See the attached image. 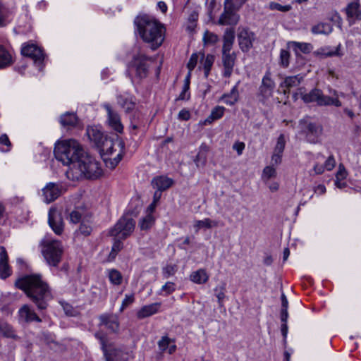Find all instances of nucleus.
Listing matches in <instances>:
<instances>
[{
  "label": "nucleus",
  "instance_id": "52",
  "mask_svg": "<svg viewBox=\"0 0 361 361\" xmlns=\"http://www.w3.org/2000/svg\"><path fill=\"white\" fill-rule=\"evenodd\" d=\"M171 340L168 336H163L158 342V346L161 352L166 351L170 345Z\"/></svg>",
  "mask_w": 361,
  "mask_h": 361
},
{
  "label": "nucleus",
  "instance_id": "50",
  "mask_svg": "<svg viewBox=\"0 0 361 361\" xmlns=\"http://www.w3.org/2000/svg\"><path fill=\"white\" fill-rule=\"evenodd\" d=\"M285 145L286 141L284 135L283 134H281L277 139V142L274 148V152H276L278 154H283V150L285 149Z\"/></svg>",
  "mask_w": 361,
  "mask_h": 361
},
{
  "label": "nucleus",
  "instance_id": "45",
  "mask_svg": "<svg viewBox=\"0 0 361 361\" xmlns=\"http://www.w3.org/2000/svg\"><path fill=\"white\" fill-rule=\"evenodd\" d=\"M215 57L212 54H207L203 61V68L205 78L209 75L210 71L214 62Z\"/></svg>",
  "mask_w": 361,
  "mask_h": 361
},
{
  "label": "nucleus",
  "instance_id": "51",
  "mask_svg": "<svg viewBox=\"0 0 361 361\" xmlns=\"http://www.w3.org/2000/svg\"><path fill=\"white\" fill-rule=\"evenodd\" d=\"M290 53L286 49H281L280 52V63L286 68L289 65Z\"/></svg>",
  "mask_w": 361,
  "mask_h": 361
},
{
  "label": "nucleus",
  "instance_id": "55",
  "mask_svg": "<svg viewBox=\"0 0 361 361\" xmlns=\"http://www.w3.org/2000/svg\"><path fill=\"white\" fill-rule=\"evenodd\" d=\"M198 54L193 53L187 63V68L190 71H192L196 66L198 61Z\"/></svg>",
  "mask_w": 361,
  "mask_h": 361
},
{
  "label": "nucleus",
  "instance_id": "36",
  "mask_svg": "<svg viewBox=\"0 0 361 361\" xmlns=\"http://www.w3.org/2000/svg\"><path fill=\"white\" fill-rule=\"evenodd\" d=\"M195 232L197 233L201 228H212L219 226V221L212 220L209 218H205L203 220H196L193 225Z\"/></svg>",
  "mask_w": 361,
  "mask_h": 361
},
{
  "label": "nucleus",
  "instance_id": "1",
  "mask_svg": "<svg viewBox=\"0 0 361 361\" xmlns=\"http://www.w3.org/2000/svg\"><path fill=\"white\" fill-rule=\"evenodd\" d=\"M15 286L24 291L39 310H46L53 298L51 289L41 274L24 275L15 281Z\"/></svg>",
  "mask_w": 361,
  "mask_h": 361
},
{
  "label": "nucleus",
  "instance_id": "57",
  "mask_svg": "<svg viewBox=\"0 0 361 361\" xmlns=\"http://www.w3.org/2000/svg\"><path fill=\"white\" fill-rule=\"evenodd\" d=\"M324 166L325 169L327 171H331L335 167L336 160L334 159V155H330L327 158Z\"/></svg>",
  "mask_w": 361,
  "mask_h": 361
},
{
  "label": "nucleus",
  "instance_id": "47",
  "mask_svg": "<svg viewBox=\"0 0 361 361\" xmlns=\"http://www.w3.org/2000/svg\"><path fill=\"white\" fill-rule=\"evenodd\" d=\"M202 40L204 44H214L219 40V37L215 33L206 30L204 33Z\"/></svg>",
  "mask_w": 361,
  "mask_h": 361
},
{
  "label": "nucleus",
  "instance_id": "18",
  "mask_svg": "<svg viewBox=\"0 0 361 361\" xmlns=\"http://www.w3.org/2000/svg\"><path fill=\"white\" fill-rule=\"evenodd\" d=\"M238 11L226 6L224 7V12L221 14L218 23L221 25H235L240 20Z\"/></svg>",
  "mask_w": 361,
  "mask_h": 361
},
{
  "label": "nucleus",
  "instance_id": "60",
  "mask_svg": "<svg viewBox=\"0 0 361 361\" xmlns=\"http://www.w3.org/2000/svg\"><path fill=\"white\" fill-rule=\"evenodd\" d=\"M176 269L175 265H167L166 267L163 269V273L165 277L168 278L170 276H172L175 274Z\"/></svg>",
  "mask_w": 361,
  "mask_h": 361
},
{
  "label": "nucleus",
  "instance_id": "56",
  "mask_svg": "<svg viewBox=\"0 0 361 361\" xmlns=\"http://www.w3.org/2000/svg\"><path fill=\"white\" fill-rule=\"evenodd\" d=\"M130 121L132 122H136L137 123H139L140 125H143V116L142 114L138 111H135L133 114L131 115L130 118Z\"/></svg>",
  "mask_w": 361,
  "mask_h": 361
},
{
  "label": "nucleus",
  "instance_id": "13",
  "mask_svg": "<svg viewBox=\"0 0 361 361\" xmlns=\"http://www.w3.org/2000/svg\"><path fill=\"white\" fill-rule=\"evenodd\" d=\"M238 31L237 37L239 47L243 52L247 53L253 47V42L256 39L255 34L245 27H239Z\"/></svg>",
  "mask_w": 361,
  "mask_h": 361
},
{
  "label": "nucleus",
  "instance_id": "64",
  "mask_svg": "<svg viewBox=\"0 0 361 361\" xmlns=\"http://www.w3.org/2000/svg\"><path fill=\"white\" fill-rule=\"evenodd\" d=\"M92 228L90 226L81 224L79 228V232L85 236L90 235Z\"/></svg>",
  "mask_w": 361,
  "mask_h": 361
},
{
  "label": "nucleus",
  "instance_id": "35",
  "mask_svg": "<svg viewBox=\"0 0 361 361\" xmlns=\"http://www.w3.org/2000/svg\"><path fill=\"white\" fill-rule=\"evenodd\" d=\"M190 280L197 284H204L209 280V275L204 269L193 271L190 276Z\"/></svg>",
  "mask_w": 361,
  "mask_h": 361
},
{
  "label": "nucleus",
  "instance_id": "14",
  "mask_svg": "<svg viewBox=\"0 0 361 361\" xmlns=\"http://www.w3.org/2000/svg\"><path fill=\"white\" fill-rule=\"evenodd\" d=\"M21 54L33 59L35 63L39 66V70L42 69L44 54L39 47L33 44H25L21 49Z\"/></svg>",
  "mask_w": 361,
  "mask_h": 361
},
{
  "label": "nucleus",
  "instance_id": "38",
  "mask_svg": "<svg viewBox=\"0 0 361 361\" xmlns=\"http://www.w3.org/2000/svg\"><path fill=\"white\" fill-rule=\"evenodd\" d=\"M341 44H338L335 50H333L330 47H321L315 51L316 56H321L322 57H332L339 56L341 54L339 52Z\"/></svg>",
  "mask_w": 361,
  "mask_h": 361
},
{
  "label": "nucleus",
  "instance_id": "20",
  "mask_svg": "<svg viewBox=\"0 0 361 361\" xmlns=\"http://www.w3.org/2000/svg\"><path fill=\"white\" fill-rule=\"evenodd\" d=\"M62 192V186L54 183H49L42 189L44 200L47 203H50L56 200Z\"/></svg>",
  "mask_w": 361,
  "mask_h": 361
},
{
  "label": "nucleus",
  "instance_id": "42",
  "mask_svg": "<svg viewBox=\"0 0 361 361\" xmlns=\"http://www.w3.org/2000/svg\"><path fill=\"white\" fill-rule=\"evenodd\" d=\"M154 222L155 219L153 215L148 214L140 220L138 226L142 231H148L154 226Z\"/></svg>",
  "mask_w": 361,
  "mask_h": 361
},
{
  "label": "nucleus",
  "instance_id": "33",
  "mask_svg": "<svg viewBox=\"0 0 361 361\" xmlns=\"http://www.w3.org/2000/svg\"><path fill=\"white\" fill-rule=\"evenodd\" d=\"M0 334L14 340L19 338L13 326L4 319H0Z\"/></svg>",
  "mask_w": 361,
  "mask_h": 361
},
{
  "label": "nucleus",
  "instance_id": "41",
  "mask_svg": "<svg viewBox=\"0 0 361 361\" xmlns=\"http://www.w3.org/2000/svg\"><path fill=\"white\" fill-rule=\"evenodd\" d=\"M107 276L110 283L114 286H119L123 282L122 274L116 269H109Z\"/></svg>",
  "mask_w": 361,
  "mask_h": 361
},
{
  "label": "nucleus",
  "instance_id": "43",
  "mask_svg": "<svg viewBox=\"0 0 361 361\" xmlns=\"http://www.w3.org/2000/svg\"><path fill=\"white\" fill-rule=\"evenodd\" d=\"M123 239H120L119 238H115L111 250L109 255V260H114L118 253L123 248V243H122Z\"/></svg>",
  "mask_w": 361,
  "mask_h": 361
},
{
  "label": "nucleus",
  "instance_id": "27",
  "mask_svg": "<svg viewBox=\"0 0 361 361\" xmlns=\"http://www.w3.org/2000/svg\"><path fill=\"white\" fill-rule=\"evenodd\" d=\"M161 305V302H154L141 307L137 312V317L139 319L152 316L157 314Z\"/></svg>",
  "mask_w": 361,
  "mask_h": 361
},
{
  "label": "nucleus",
  "instance_id": "22",
  "mask_svg": "<svg viewBox=\"0 0 361 361\" xmlns=\"http://www.w3.org/2000/svg\"><path fill=\"white\" fill-rule=\"evenodd\" d=\"M221 60L224 66L223 76L230 78L235 66L236 54L234 51L231 54H222Z\"/></svg>",
  "mask_w": 361,
  "mask_h": 361
},
{
  "label": "nucleus",
  "instance_id": "37",
  "mask_svg": "<svg viewBox=\"0 0 361 361\" xmlns=\"http://www.w3.org/2000/svg\"><path fill=\"white\" fill-rule=\"evenodd\" d=\"M13 63L10 52L0 44V68H5Z\"/></svg>",
  "mask_w": 361,
  "mask_h": 361
},
{
  "label": "nucleus",
  "instance_id": "58",
  "mask_svg": "<svg viewBox=\"0 0 361 361\" xmlns=\"http://www.w3.org/2000/svg\"><path fill=\"white\" fill-rule=\"evenodd\" d=\"M189 90L190 87L183 86L182 91L176 100H188L190 97Z\"/></svg>",
  "mask_w": 361,
  "mask_h": 361
},
{
  "label": "nucleus",
  "instance_id": "62",
  "mask_svg": "<svg viewBox=\"0 0 361 361\" xmlns=\"http://www.w3.org/2000/svg\"><path fill=\"white\" fill-rule=\"evenodd\" d=\"M63 310L66 315L74 317L76 315V310L69 304H65L63 305Z\"/></svg>",
  "mask_w": 361,
  "mask_h": 361
},
{
  "label": "nucleus",
  "instance_id": "25",
  "mask_svg": "<svg viewBox=\"0 0 361 361\" xmlns=\"http://www.w3.org/2000/svg\"><path fill=\"white\" fill-rule=\"evenodd\" d=\"M235 40V32L233 28H227L223 36L222 54H231Z\"/></svg>",
  "mask_w": 361,
  "mask_h": 361
},
{
  "label": "nucleus",
  "instance_id": "11",
  "mask_svg": "<svg viewBox=\"0 0 361 361\" xmlns=\"http://www.w3.org/2000/svg\"><path fill=\"white\" fill-rule=\"evenodd\" d=\"M299 125L302 133L305 134L306 140L308 142L315 144L319 141L323 128L322 125L309 121L307 119H301Z\"/></svg>",
  "mask_w": 361,
  "mask_h": 361
},
{
  "label": "nucleus",
  "instance_id": "10",
  "mask_svg": "<svg viewBox=\"0 0 361 361\" xmlns=\"http://www.w3.org/2000/svg\"><path fill=\"white\" fill-rule=\"evenodd\" d=\"M135 221L128 216H121L114 227L111 228L109 234L114 238L126 239L134 231Z\"/></svg>",
  "mask_w": 361,
  "mask_h": 361
},
{
  "label": "nucleus",
  "instance_id": "17",
  "mask_svg": "<svg viewBox=\"0 0 361 361\" xmlns=\"http://www.w3.org/2000/svg\"><path fill=\"white\" fill-rule=\"evenodd\" d=\"M99 326H104L112 333L117 334L119 331L120 324L116 314L104 313L99 316Z\"/></svg>",
  "mask_w": 361,
  "mask_h": 361
},
{
  "label": "nucleus",
  "instance_id": "6",
  "mask_svg": "<svg viewBox=\"0 0 361 361\" xmlns=\"http://www.w3.org/2000/svg\"><path fill=\"white\" fill-rule=\"evenodd\" d=\"M329 92L334 97L324 95L322 91L318 88L312 89L310 92L302 94L301 98L305 103L315 102L318 106H341V102L338 99V92L335 90H330Z\"/></svg>",
  "mask_w": 361,
  "mask_h": 361
},
{
  "label": "nucleus",
  "instance_id": "44",
  "mask_svg": "<svg viewBox=\"0 0 361 361\" xmlns=\"http://www.w3.org/2000/svg\"><path fill=\"white\" fill-rule=\"evenodd\" d=\"M291 44L295 51L300 50L304 54L310 53L313 48L312 45L310 43L292 42Z\"/></svg>",
  "mask_w": 361,
  "mask_h": 361
},
{
  "label": "nucleus",
  "instance_id": "54",
  "mask_svg": "<svg viewBox=\"0 0 361 361\" xmlns=\"http://www.w3.org/2000/svg\"><path fill=\"white\" fill-rule=\"evenodd\" d=\"M135 301L134 294L126 295L122 301L120 312H123L128 306L131 305Z\"/></svg>",
  "mask_w": 361,
  "mask_h": 361
},
{
  "label": "nucleus",
  "instance_id": "12",
  "mask_svg": "<svg viewBox=\"0 0 361 361\" xmlns=\"http://www.w3.org/2000/svg\"><path fill=\"white\" fill-rule=\"evenodd\" d=\"M102 107L106 111L107 125L117 133H123L124 127L118 112L109 103L103 104Z\"/></svg>",
  "mask_w": 361,
  "mask_h": 361
},
{
  "label": "nucleus",
  "instance_id": "7",
  "mask_svg": "<svg viewBox=\"0 0 361 361\" xmlns=\"http://www.w3.org/2000/svg\"><path fill=\"white\" fill-rule=\"evenodd\" d=\"M42 255L49 266L57 267L63 252L61 243L56 240L43 241Z\"/></svg>",
  "mask_w": 361,
  "mask_h": 361
},
{
  "label": "nucleus",
  "instance_id": "4",
  "mask_svg": "<svg viewBox=\"0 0 361 361\" xmlns=\"http://www.w3.org/2000/svg\"><path fill=\"white\" fill-rule=\"evenodd\" d=\"M84 151L77 140L70 139L57 142L54 152L55 158L69 168L76 164Z\"/></svg>",
  "mask_w": 361,
  "mask_h": 361
},
{
  "label": "nucleus",
  "instance_id": "24",
  "mask_svg": "<svg viewBox=\"0 0 361 361\" xmlns=\"http://www.w3.org/2000/svg\"><path fill=\"white\" fill-rule=\"evenodd\" d=\"M8 260V257L6 248L0 246V278L2 279H6L11 274Z\"/></svg>",
  "mask_w": 361,
  "mask_h": 361
},
{
  "label": "nucleus",
  "instance_id": "46",
  "mask_svg": "<svg viewBox=\"0 0 361 361\" xmlns=\"http://www.w3.org/2000/svg\"><path fill=\"white\" fill-rule=\"evenodd\" d=\"M269 9L271 11H279L283 13H286L290 11L292 9V6L290 5H281L277 2L271 1L269 4L268 6Z\"/></svg>",
  "mask_w": 361,
  "mask_h": 361
},
{
  "label": "nucleus",
  "instance_id": "32",
  "mask_svg": "<svg viewBox=\"0 0 361 361\" xmlns=\"http://www.w3.org/2000/svg\"><path fill=\"white\" fill-rule=\"evenodd\" d=\"M226 109L221 106H215L211 111L209 116L203 121H201L202 125H209L214 121L220 119L223 117Z\"/></svg>",
  "mask_w": 361,
  "mask_h": 361
},
{
  "label": "nucleus",
  "instance_id": "5",
  "mask_svg": "<svg viewBox=\"0 0 361 361\" xmlns=\"http://www.w3.org/2000/svg\"><path fill=\"white\" fill-rule=\"evenodd\" d=\"M329 92L334 97L324 95L322 91L318 88L312 89L310 92L302 94L301 98L305 103L315 102L318 106H341V102L338 99V92L335 90H330Z\"/></svg>",
  "mask_w": 361,
  "mask_h": 361
},
{
  "label": "nucleus",
  "instance_id": "31",
  "mask_svg": "<svg viewBox=\"0 0 361 361\" xmlns=\"http://www.w3.org/2000/svg\"><path fill=\"white\" fill-rule=\"evenodd\" d=\"M12 15V10L0 1V27H4L11 22Z\"/></svg>",
  "mask_w": 361,
  "mask_h": 361
},
{
  "label": "nucleus",
  "instance_id": "26",
  "mask_svg": "<svg viewBox=\"0 0 361 361\" xmlns=\"http://www.w3.org/2000/svg\"><path fill=\"white\" fill-rule=\"evenodd\" d=\"M61 125L68 130L75 128L79 123L77 115L73 112H66L60 116Z\"/></svg>",
  "mask_w": 361,
  "mask_h": 361
},
{
  "label": "nucleus",
  "instance_id": "34",
  "mask_svg": "<svg viewBox=\"0 0 361 361\" xmlns=\"http://www.w3.org/2000/svg\"><path fill=\"white\" fill-rule=\"evenodd\" d=\"M208 147L205 144H202L200 150L194 159L197 167H203L205 166L207 159Z\"/></svg>",
  "mask_w": 361,
  "mask_h": 361
},
{
  "label": "nucleus",
  "instance_id": "2",
  "mask_svg": "<svg viewBox=\"0 0 361 361\" xmlns=\"http://www.w3.org/2000/svg\"><path fill=\"white\" fill-rule=\"evenodd\" d=\"M134 23L140 37L144 42L151 44L152 49L155 50L161 45L164 39L165 29L157 20L144 15L137 16Z\"/></svg>",
  "mask_w": 361,
  "mask_h": 361
},
{
  "label": "nucleus",
  "instance_id": "39",
  "mask_svg": "<svg viewBox=\"0 0 361 361\" xmlns=\"http://www.w3.org/2000/svg\"><path fill=\"white\" fill-rule=\"evenodd\" d=\"M87 133L90 140L94 142V143L97 147L102 143L104 139L107 137L106 135H104L103 133H102L100 130L94 128L87 129Z\"/></svg>",
  "mask_w": 361,
  "mask_h": 361
},
{
  "label": "nucleus",
  "instance_id": "30",
  "mask_svg": "<svg viewBox=\"0 0 361 361\" xmlns=\"http://www.w3.org/2000/svg\"><path fill=\"white\" fill-rule=\"evenodd\" d=\"M116 99L117 104L120 107L124 109L126 113H130L135 109L136 103L133 97L118 95Z\"/></svg>",
  "mask_w": 361,
  "mask_h": 361
},
{
  "label": "nucleus",
  "instance_id": "29",
  "mask_svg": "<svg viewBox=\"0 0 361 361\" xmlns=\"http://www.w3.org/2000/svg\"><path fill=\"white\" fill-rule=\"evenodd\" d=\"M239 82H238V83L231 89L230 92L224 94L219 100L227 105H234L238 101L239 98V92L238 90Z\"/></svg>",
  "mask_w": 361,
  "mask_h": 361
},
{
  "label": "nucleus",
  "instance_id": "49",
  "mask_svg": "<svg viewBox=\"0 0 361 361\" xmlns=\"http://www.w3.org/2000/svg\"><path fill=\"white\" fill-rule=\"evenodd\" d=\"M302 78L299 75L286 77L284 80V84L288 88L298 86L300 83Z\"/></svg>",
  "mask_w": 361,
  "mask_h": 361
},
{
  "label": "nucleus",
  "instance_id": "28",
  "mask_svg": "<svg viewBox=\"0 0 361 361\" xmlns=\"http://www.w3.org/2000/svg\"><path fill=\"white\" fill-rule=\"evenodd\" d=\"M173 184V179L166 176H160L154 178L152 180V185L159 192L164 191Z\"/></svg>",
  "mask_w": 361,
  "mask_h": 361
},
{
  "label": "nucleus",
  "instance_id": "48",
  "mask_svg": "<svg viewBox=\"0 0 361 361\" xmlns=\"http://www.w3.org/2000/svg\"><path fill=\"white\" fill-rule=\"evenodd\" d=\"M225 290H226V283H222L221 285L216 286L214 288V291L216 293V297L217 298L218 302L220 306L222 305L223 300L225 298Z\"/></svg>",
  "mask_w": 361,
  "mask_h": 361
},
{
  "label": "nucleus",
  "instance_id": "15",
  "mask_svg": "<svg viewBox=\"0 0 361 361\" xmlns=\"http://www.w3.org/2000/svg\"><path fill=\"white\" fill-rule=\"evenodd\" d=\"M271 75L269 70L266 71L262 80V84L259 87L258 96L262 101L267 100L273 96L276 84L271 79Z\"/></svg>",
  "mask_w": 361,
  "mask_h": 361
},
{
  "label": "nucleus",
  "instance_id": "16",
  "mask_svg": "<svg viewBox=\"0 0 361 361\" xmlns=\"http://www.w3.org/2000/svg\"><path fill=\"white\" fill-rule=\"evenodd\" d=\"M48 223L53 231L60 235L63 231V221L61 213L56 209L51 208L49 211Z\"/></svg>",
  "mask_w": 361,
  "mask_h": 361
},
{
  "label": "nucleus",
  "instance_id": "9",
  "mask_svg": "<svg viewBox=\"0 0 361 361\" xmlns=\"http://www.w3.org/2000/svg\"><path fill=\"white\" fill-rule=\"evenodd\" d=\"M148 58L143 54H137L133 56L132 61L128 66V74L131 80L140 82L147 78L149 73Z\"/></svg>",
  "mask_w": 361,
  "mask_h": 361
},
{
  "label": "nucleus",
  "instance_id": "3",
  "mask_svg": "<svg viewBox=\"0 0 361 361\" xmlns=\"http://www.w3.org/2000/svg\"><path fill=\"white\" fill-rule=\"evenodd\" d=\"M102 174L100 163L85 151L76 164L70 166L66 172V177L71 180L82 179L94 180Z\"/></svg>",
  "mask_w": 361,
  "mask_h": 361
},
{
  "label": "nucleus",
  "instance_id": "59",
  "mask_svg": "<svg viewBox=\"0 0 361 361\" xmlns=\"http://www.w3.org/2000/svg\"><path fill=\"white\" fill-rule=\"evenodd\" d=\"M82 215L80 212L73 210L70 214V221L73 224H78L81 219Z\"/></svg>",
  "mask_w": 361,
  "mask_h": 361
},
{
  "label": "nucleus",
  "instance_id": "21",
  "mask_svg": "<svg viewBox=\"0 0 361 361\" xmlns=\"http://www.w3.org/2000/svg\"><path fill=\"white\" fill-rule=\"evenodd\" d=\"M350 25L355 23V20H361V9L359 0L350 2L345 8Z\"/></svg>",
  "mask_w": 361,
  "mask_h": 361
},
{
  "label": "nucleus",
  "instance_id": "8",
  "mask_svg": "<svg viewBox=\"0 0 361 361\" xmlns=\"http://www.w3.org/2000/svg\"><path fill=\"white\" fill-rule=\"evenodd\" d=\"M94 337L99 341L101 349L106 361H128L129 355L121 349L109 350L107 334L102 331L94 334Z\"/></svg>",
  "mask_w": 361,
  "mask_h": 361
},
{
  "label": "nucleus",
  "instance_id": "40",
  "mask_svg": "<svg viewBox=\"0 0 361 361\" xmlns=\"http://www.w3.org/2000/svg\"><path fill=\"white\" fill-rule=\"evenodd\" d=\"M333 30L332 26L326 23H320L312 27L311 32L314 35H329Z\"/></svg>",
  "mask_w": 361,
  "mask_h": 361
},
{
  "label": "nucleus",
  "instance_id": "19",
  "mask_svg": "<svg viewBox=\"0 0 361 361\" xmlns=\"http://www.w3.org/2000/svg\"><path fill=\"white\" fill-rule=\"evenodd\" d=\"M115 145L120 147L121 151L123 150L125 144L118 136H116L115 139L106 137L98 148L102 154H112Z\"/></svg>",
  "mask_w": 361,
  "mask_h": 361
},
{
  "label": "nucleus",
  "instance_id": "23",
  "mask_svg": "<svg viewBox=\"0 0 361 361\" xmlns=\"http://www.w3.org/2000/svg\"><path fill=\"white\" fill-rule=\"evenodd\" d=\"M19 318L21 321L30 323L32 322H41L42 319L28 305H23L18 311Z\"/></svg>",
  "mask_w": 361,
  "mask_h": 361
},
{
  "label": "nucleus",
  "instance_id": "61",
  "mask_svg": "<svg viewBox=\"0 0 361 361\" xmlns=\"http://www.w3.org/2000/svg\"><path fill=\"white\" fill-rule=\"evenodd\" d=\"M0 145H5L6 147H8V148L6 149H2L3 152H8L9 151V147H11V143L8 139V137L7 136L6 134H3L0 136Z\"/></svg>",
  "mask_w": 361,
  "mask_h": 361
},
{
  "label": "nucleus",
  "instance_id": "53",
  "mask_svg": "<svg viewBox=\"0 0 361 361\" xmlns=\"http://www.w3.org/2000/svg\"><path fill=\"white\" fill-rule=\"evenodd\" d=\"M224 6L238 11L243 6V4L240 0H225Z\"/></svg>",
  "mask_w": 361,
  "mask_h": 361
},
{
  "label": "nucleus",
  "instance_id": "63",
  "mask_svg": "<svg viewBox=\"0 0 361 361\" xmlns=\"http://www.w3.org/2000/svg\"><path fill=\"white\" fill-rule=\"evenodd\" d=\"M166 294H170L175 290V284L173 282H166L161 288Z\"/></svg>",
  "mask_w": 361,
  "mask_h": 361
}]
</instances>
